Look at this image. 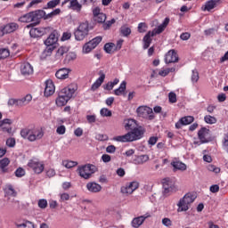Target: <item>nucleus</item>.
Wrapping results in <instances>:
<instances>
[{
    "instance_id": "1",
    "label": "nucleus",
    "mask_w": 228,
    "mask_h": 228,
    "mask_svg": "<svg viewBox=\"0 0 228 228\" xmlns=\"http://www.w3.org/2000/svg\"><path fill=\"white\" fill-rule=\"evenodd\" d=\"M45 132L44 128L40 126H31L28 128H23L20 131L21 138L28 140V142H38L44 138Z\"/></svg>"
},
{
    "instance_id": "2",
    "label": "nucleus",
    "mask_w": 228,
    "mask_h": 228,
    "mask_svg": "<svg viewBox=\"0 0 228 228\" xmlns=\"http://www.w3.org/2000/svg\"><path fill=\"white\" fill-rule=\"evenodd\" d=\"M77 90V86L76 84H71L67 87H64L59 94V96L56 99V105L59 107L65 106L74 97Z\"/></svg>"
},
{
    "instance_id": "3",
    "label": "nucleus",
    "mask_w": 228,
    "mask_h": 228,
    "mask_svg": "<svg viewBox=\"0 0 228 228\" xmlns=\"http://www.w3.org/2000/svg\"><path fill=\"white\" fill-rule=\"evenodd\" d=\"M197 196L191 192L186 193L177 203V213H183L190 209L192 202H195Z\"/></svg>"
},
{
    "instance_id": "4",
    "label": "nucleus",
    "mask_w": 228,
    "mask_h": 228,
    "mask_svg": "<svg viewBox=\"0 0 228 228\" xmlns=\"http://www.w3.org/2000/svg\"><path fill=\"white\" fill-rule=\"evenodd\" d=\"M60 37V34H58V31L53 30L49 37L45 41V45H46V48L45 50V53H47L48 54H51L56 47V44H58V38Z\"/></svg>"
},
{
    "instance_id": "5",
    "label": "nucleus",
    "mask_w": 228,
    "mask_h": 228,
    "mask_svg": "<svg viewBox=\"0 0 228 228\" xmlns=\"http://www.w3.org/2000/svg\"><path fill=\"white\" fill-rule=\"evenodd\" d=\"M97 167L92 164H86L84 166H79L77 168V173L83 179H90L93 174H95Z\"/></svg>"
},
{
    "instance_id": "6",
    "label": "nucleus",
    "mask_w": 228,
    "mask_h": 228,
    "mask_svg": "<svg viewBox=\"0 0 228 228\" xmlns=\"http://www.w3.org/2000/svg\"><path fill=\"white\" fill-rule=\"evenodd\" d=\"M90 31V27L88 26V22L81 23L78 28L75 30V40L81 42V40H85V37L88 36Z\"/></svg>"
},
{
    "instance_id": "7",
    "label": "nucleus",
    "mask_w": 228,
    "mask_h": 228,
    "mask_svg": "<svg viewBox=\"0 0 228 228\" xmlns=\"http://www.w3.org/2000/svg\"><path fill=\"white\" fill-rule=\"evenodd\" d=\"M100 42H102V37L98 36V37L93 38L92 40L87 42L86 45H84L82 53L84 54H88V53L94 51V49H95V47H97V45H99Z\"/></svg>"
},
{
    "instance_id": "8",
    "label": "nucleus",
    "mask_w": 228,
    "mask_h": 228,
    "mask_svg": "<svg viewBox=\"0 0 228 228\" xmlns=\"http://www.w3.org/2000/svg\"><path fill=\"white\" fill-rule=\"evenodd\" d=\"M136 113L141 118H148L149 120H153L154 118V112L151 107L140 106L136 109Z\"/></svg>"
},
{
    "instance_id": "9",
    "label": "nucleus",
    "mask_w": 228,
    "mask_h": 228,
    "mask_svg": "<svg viewBox=\"0 0 228 228\" xmlns=\"http://www.w3.org/2000/svg\"><path fill=\"white\" fill-rule=\"evenodd\" d=\"M140 183L136 181L130 182L121 187V193L124 195H131L135 190H138Z\"/></svg>"
},
{
    "instance_id": "10",
    "label": "nucleus",
    "mask_w": 228,
    "mask_h": 228,
    "mask_svg": "<svg viewBox=\"0 0 228 228\" xmlns=\"http://www.w3.org/2000/svg\"><path fill=\"white\" fill-rule=\"evenodd\" d=\"M28 168H31L35 174H42L44 172V162H40L37 159L29 160L28 163Z\"/></svg>"
},
{
    "instance_id": "11",
    "label": "nucleus",
    "mask_w": 228,
    "mask_h": 228,
    "mask_svg": "<svg viewBox=\"0 0 228 228\" xmlns=\"http://www.w3.org/2000/svg\"><path fill=\"white\" fill-rule=\"evenodd\" d=\"M12 124H13V121L10 118L0 120V131L12 134Z\"/></svg>"
},
{
    "instance_id": "12",
    "label": "nucleus",
    "mask_w": 228,
    "mask_h": 228,
    "mask_svg": "<svg viewBox=\"0 0 228 228\" xmlns=\"http://www.w3.org/2000/svg\"><path fill=\"white\" fill-rule=\"evenodd\" d=\"M165 61L167 64L168 63H177L179 61V56L175 50H169L165 56Z\"/></svg>"
},
{
    "instance_id": "13",
    "label": "nucleus",
    "mask_w": 228,
    "mask_h": 228,
    "mask_svg": "<svg viewBox=\"0 0 228 228\" xmlns=\"http://www.w3.org/2000/svg\"><path fill=\"white\" fill-rule=\"evenodd\" d=\"M147 218H151V213L147 212L146 214L135 217L132 220V226L134 228L140 227L147 220Z\"/></svg>"
},
{
    "instance_id": "14",
    "label": "nucleus",
    "mask_w": 228,
    "mask_h": 228,
    "mask_svg": "<svg viewBox=\"0 0 228 228\" xmlns=\"http://www.w3.org/2000/svg\"><path fill=\"white\" fill-rule=\"evenodd\" d=\"M198 136L201 143H208L209 142V129L202 127L198 132Z\"/></svg>"
},
{
    "instance_id": "15",
    "label": "nucleus",
    "mask_w": 228,
    "mask_h": 228,
    "mask_svg": "<svg viewBox=\"0 0 228 228\" xmlns=\"http://www.w3.org/2000/svg\"><path fill=\"white\" fill-rule=\"evenodd\" d=\"M32 14V21L35 22V24H38L40 22L41 19H45L46 17L45 12L44 10H37L35 12H31Z\"/></svg>"
},
{
    "instance_id": "16",
    "label": "nucleus",
    "mask_w": 228,
    "mask_h": 228,
    "mask_svg": "<svg viewBox=\"0 0 228 228\" xmlns=\"http://www.w3.org/2000/svg\"><path fill=\"white\" fill-rule=\"evenodd\" d=\"M162 186L164 193H170V191H174L175 183L170 178H165L162 181Z\"/></svg>"
},
{
    "instance_id": "17",
    "label": "nucleus",
    "mask_w": 228,
    "mask_h": 228,
    "mask_svg": "<svg viewBox=\"0 0 228 228\" xmlns=\"http://www.w3.org/2000/svg\"><path fill=\"white\" fill-rule=\"evenodd\" d=\"M67 3H69V8L74 12H77V13H79V12H81V8H83V5H81L77 0H64L62 4H67Z\"/></svg>"
},
{
    "instance_id": "18",
    "label": "nucleus",
    "mask_w": 228,
    "mask_h": 228,
    "mask_svg": "<svg viewBox=\"0 0 228 228\" xmlns=\"http://www.w3.org/2000/svg\"><path fill=\"white\" fill-rule=\"evenodd\" d=\"M20 72L22 76H31L34 72L33 66L29 62H23L20 65Z\"/></svg>"
},
{
    "instance_id": "19",
    "label": "nucleus",
    "mask_w": 228,
    "mask_h": 228,
    "mask_svg": "<svg viewBox=\"0 0 228 228\" xmlns=\"http://www.w3.org/2000/svg\"><path fill=\"white\" fill-rule=\"evenodd\" d=\"M56 88L54 87V84L53 80H46L45 81V97H51L53 94H54Z\"/></svg>"
},
{
    "instance_id": "20",
    "label": "nucleus",
    "mask_w": 228,
    "mask_h": 228,
    "mask_svg": "<svg viewBox=\"0 0 228 228\" xmlns=\"http://www.w3.org/2000/svg\"><path fill=\"white\" fill-rule=\"evenodd\" d=\"M17 29H19V24L11 22L2 28V33H4V35H8V33H13V31H17Z\"/></svg>"
},
{
    "instance_id": "21",
    "label": "nucleus",
    "mask_w": 228,
    "mask_h": 228,
    "mask_svg": "<svg viewBox=\"0 0 228 228\" xmlns=\"http://www.w3.org/2000/svg\"><path fill=\"white\" fill-rule=\"evenodd\" d=\"M86 189L91 193H99L102 190V186L95 182H89L86 183Z\"/></svg>"
},
{
    "instance_id": "22",
    "label": "nucleus",
    "mask_w": 228,
    "mask_h": 228,
    "mask_svg": "<svg viewBox=\"0 0 228 228\" xmlns=\"http://www.w3.org/2000/svg\"><path fill=\"white\" fill-rule=\"evenodd\" d=\"M114 142H120L121 143H127L129 142H133V136L128 132L124 135H118L113 137Z\"/></svg>"
},
{
    "instance_id": "23",
    "label": "nucleus",
    "mask_w": 228,
    "mask_h": 228,
    "mask_svg": "<svg viewBox=\"0 0 228 228\" xmlns=\"http://www.w3.org/2000/svg\"><path fill=\"white\" fill-rule=\"evenodd\" d=\"M29 35L30 37H32V38H38L40 37H44V35H45V28H31L29 31Z\"/></svg>"
},
{
    "instance_id": "24",
    "label": "nucleus",
    "mask_w": 228,
    "mask_h": 228,
    "mask_svg": "<svg viewBox=\"0 0 228 228\" xmlns=\"http://www.w3.org/2000/svg\"><path fill=\"white\" fill-rule=\"evenodd\" d=\"M69 74H70V69L67 68H62L56 71L55 77H57V79H68Z\"/></svg>"
},
{
    "instance_id": "25",
    "label": "nucleus",
    "mask_w": 228,
    "mask_h": 228,
    "mask_svg": "<svg viewBox=\"0 0 228 228\" xmlns=\"http://www.w3.org/2000/svg\"><path fill=\"white\" fill-rule=\"evenodd\" d=\"M132 136V141L136 142V140H141L143 137V130L142 128H134L129 132Z\"/></svg>"
},
{
    "instance_id": "26",
    "label": "nucleus",
    "mask_w": 228,
    "mask_h": 228,
    "mask_svg": "<svg viewBox=\"0 0 228 228\" xmlns=\"http://www.w3.org/2000/svg\"><path fill=\"white\" fill-rule=\"evenodd\" d=\"M152 37H154V33L149 31L143 37V49H149L151 47V44H152Z\"/></svg>"
},
{
    "instance_id": "27",
    "label": "nucleus",
    "mask_w": 228,
    "mask_h": 228,
    "mask_svg": "<svg viewBox=\"0 0 228 228\" xmlns=\"http://www.w3.org/2000/svg\"><path fill=\"white\" fill-rule=\"evenodd\" d=\"M104 79H106V75L102 73L100 77L97 78V80L92 85L91 90L93 92H95V90H97V88H99L101 85L104 83Z\"/></svg>"
},
{
    "instance_id": "28",
    "label": "nucleus",
    "mask_w": 228,
    "mask_h": 228,
    "mask_svg": "<svg viewBox=\"0 0 228 228\" xmlns=\"http://www.w3.org/2000/svg\"><path fill=\"white\" fill-rule=\"evenodd\" d=\"M31 101H33V96L31 94H26L24 97L20 98V108H24V106H28V104H29Z\"/></svg>"
},
{
    "instance_id": "29",
    "label": "nucleus",
    "mask_w": 228,
    "mask_h": 228,
    "mask_svg": "<svg viewBox=\"0 0 228 228\" xmlns=\"http://www.w3.org/2000/svg\"><path fill=\"white\" fill-rule=\"evenodd\" d=\"M171 166L175 168V170H181L182 172H184V170H186V168H188L186 164H184L179 160L172 161Z\"/></svg>"
},
{
    "instance_id": "30",
    "label": "nucleus",
    "mask_w": 228,
    "mask_h": 228,
    "mask_svg": "<svg viewBox=\"0 0 228 228\" xmlns=\"http://www.w3.org/2000/svg\"><path fill=\"white\" fill-rule=\"evenodd\" d=\"M149 160V155H139L134 159V165H143Z\"/></svg>"
},
{
    "instance_id": "31",
    "label": "nucleus",
    "mask_w": 228,
    "mask_h": 228,
    "mask_svg": "<svg viewBox=\"0 0 228 228\" xmlns=\"http://www.w3.org/2000/svg\"><path fill=\"white\" fill-rule=\"evenodd\" d=\"M9 165H10V159L4 158L2 160H0V172L2 174H6V172H8V168H6V167H8Z\"/></svg>"
},
{
    "instance_id": "32",
    "label": "nucleus",
    "mask_w": 228,
    "mask_h": 228,
    "mask_svg": "<svg viewBox=\"0 0 228 228\" xmlns=\"http://www.w3.org/2000/svg\"><path fill=\"white\" fill-rule=\"evenodd\" d=\"M4 193L7 197H16L17 195V191L12 184L5 185Z\"/></svg>"
},
{
    "instance_id": "33",
    "label": "nucleus",
    "mask_w": 228,
    "mask_h": 228,
    "mask_svg": "<svg viewBox=\"0 0 228 228\" xmlns=\"http://www.w3.org/2000/svg\"><path fill=\"white\" fill-rule=\"evenodd\" d=\"M218 6V0H210L208 1L205 4V11L211 12V10H214V8H216Z\"/></svg>"
},
{
    "instance_id": "34",
    "label": "nucleus",
    "mask_w": 228,
    "mask_h": 228,
    "mask_svg": "<svg viewBox=\"0 0 228 228\" xmlns=\"http://www.w3.org/2000/svg\"><path fill=\"white\" fill-rule=\"evenodd\" d=\"M126 81L121 82L119 87L114 90V94L118 96L122 95L126 92Z\"/></svg>"
},
{
    "instance_id": "35",
    "label": "nucleus",
    "mask_w": 228,
    "mask_h": 228,
    "mask_svg": "<svg viewBox=\"0 0 228 228\" xmlns=\"http://www.w3.org/2000/svg\"><path fill=\"white\" fill-rule=\"evenodd\" d=\"M119 33L122 37H129L131 35V28L127 27V25H123L119 28Z\"/></svg>"
},
{
    "instance_id": "36",
    "label": "nucleus",
    "mask_w": 228,
    "mask_h": 228,
    "mask_svg": "<svg viewBox=\"0 0 228 228\" xmlns=\"http://www.w3.org/2000/svg\"><path fill=\"white\" fill-rule=\"evenodd\" d=\"M19 22H33L31 12H28L19 18Z\"/></svg>"
},
{
    "instance_id": "37",
    "label": "nucleus",
    "mask_w": 228,
    "mask_h": 228,
    "mask_svg": "<svg viewBox=\"0 0 228 228\" xmlns=\"http://www.w3.org/2000/svg\"><path fill=\"white\" fill-rule=\"evenodd\" d=\"M135 124L134 119H126L125 120V129L126 131H132L134 129Z\"/></svg>"
},
{
    "instance_id": "38",
    "label": "nucleus",
    "mask_w": 228,
    "mask_h": 228,
    "mask_svg": "<svg viewBox=\"0 0 228 228\" xmlns=\"http://www.w3.org/2000/svg\"><path fill=\"white\" fill-rule=\"evenodd\" d=\"M181 122L183 126H190L195 120V118L193 116H187L180 118Z\"/></svg>"
},
{
    "instance_id": "39",
    "label": "nucleus",
    "mask_w": 228,
    "mask_h": 228,
    "mask_svg": "<svg viewBox=\"0 0 228 228\" xmlns=\"http://www.w3.org/2000/svg\"><path fill=\"white\" fill-rule=\"evenodd\" d=\"M204 120H205L206 124H209L210 126H213V124H216V122H217L216 118H215L211 115L205 116Z\"/></svg>"
},
{
    "instance_id": "40",
    "label": "nucleus",
    "mask_w": 228,
    "mask_h": 228,
    "mask_svg": "<svg viewBox=\"0 0 228 228\" xmlns=\"http://www.w3.org/2000/svg\"><path fill=\"white\" fill-rule=\"evenodd\" d=\"M62 165L65 167V168H74V167H77V162L72 160H63Z\"/></svg>"
},
{
    "instance_id": "41",
    "label": "nucleus",
    "mask_w": 228,
    "mask_h": 228,
    "mask_svg": "<svg viewBox=\"0 0 228 228\" xmlns=\"http://www.w3.org/2000/svg\"><path fill=\"white\" fill-rule=\"evenodd\" d=\"M199 79H200L199 71H197V69H193L191 75V81L192 85H195V83H198Z\"/></svg>"
},
{
    "instance_id": "42",
    "label": "nucleus",
    "mask_w": 228,
    "mask_h": 228,
    "mask_svg": "<svg viewBox=\"0 0 228 228\" xmlns=\"http://www.w3.org/2000/svg\"><path fill=\"white\" fill-rule=\"evenodd\" d=\"M7 106H16V108H20L19 99L10 98L7 102Z\"/></svg>"
},
{
    "instance_id": "43",
    "label": "nucleus",
    "mask_w": 228,
    "mask_h": 228,
    "mask_svg": "<svg viewBox=\"0 0 228 228\" xmlns=\"http://www.w3.org/2000/svg\"><path fill=\"white\" fill-rule=\"evenodd\" d=\"M10 56V50L6 48L0 49V60H4Z\"/></svg>"
},
{
    "instance_id": "44",
    "label": "nucleus",
    "mask_w": 228,
    "mask_h": 228,
    "mask_svg": "<svg viewBox=\"0 0 228 228\" xmlns=\"http://www.w3.org/2000/svg\"><path fill=\"white\" fill-rule=\"evenodd\" d=\"M114 47H115V44H113V43H107L104 45V51L108 54H111V53L113 52V48Z\"/></svg>"
},
{
    "instance_id": "45",
    "label": "nucleus",
    "mask_w": 228,
    "mask_h": 228,
    "mask_svg": "<svg viewBox=\"0 0 228 228\" xmlns=\"http://www.w3.org/2000/svg\"><path fill=\"white\" fill-rule=\"evenodd\" d=\"M166 28L163 25H159L154 30L151 31L153 33V37H156V35H159L165 31Z\"/></svg>"
},
{
    "instance_id": "46",
    "label": "nucleus",
    "mask_w": 228,
    "mask_h": 228,
    "mask_svg": "<svg viewBox=\"0 0 228 228\" xmlns=\"http://www.w3.org/2000/svg\"><path fill=\"white\" fill-rule=\"evenodd\" d=\"M61 10L55 9L53 10L52 12H49L48 14H46V16L45 17V19L47 20L48 19H53V17H55V15H60Z\"/></svg>"
},
{
    "instance_id": "47",
    "label": "nucleus",
    "mask_w": 228,
    "mask_h": 228,
    "mask_svg": "<svg viewBox=\"0 0 228 228\" xmlns=\"http://www.w3.org/2000/svg\"><path fill=\"white\" fill-rule=\"evenodd\" d=\"M19 228H35V224L30 221H25L23 224H18Z\"/></svg>"
},
{
    "instance_id": "48",
    "label": "nucleus",
    "mask_w": 228,
    "mask_h": 228,
    "mask_svg": "<svg viewBox=\"0 0 228 228\" xmlns=\"http://www.w3.org/2000/svg\"><path fill=\"white\" fill-rule=\"evenodd\" d=\"M94 20L95 22H99L101 24H102L103 22H106V14L102 12L101 14H98V16L94 18Z\"/></svg>"
},
{
    "instance_id": "49",
    "label": "nucleus",
    "mask_w": 228,
    "mask_h": 228,
    "mask_svg": "<svg viewBox=\"0 0 228 228\" xmlns=\"http://www.w3.org/2000/svg\"><path fill=\"white\" fill-rule=\"evenodd\" d=\"M86 118L89 124H95V122H97V115L95 114L86 115Z\"/></svg>"
},
{
    "instance_id": "50",
    "label": "nucleus",
    "mask_w": 228,
    "mask_h": 228,
    "mask_svg": "<svg viewBox=\"0 0 228 228\" xmlns=\"http://www.w3.org/2000/svg\"><path fill=\"white\" fill-rule=\"evenodd\" d=\"M100 114L102 117H111L112 115L111 110H108L107 108H102L100 110Z\"/></svg>"
},
{
    "instance_id": "51",
    "label": "nucleus",
    "mask_w": 228,
    "mask_h": 228,
    "mask_svg": "<svg viewBox=\"0 0 228 228\" xmlns=\"http://www.w3.org/2000/svg\"><path fill=\"white\" fill-rule=\"evenodd\" d=\"M61 1L60 0H51L47 3V8H56L58 4H60Z\"/></svg>"
},
{
    "instance_id": "52",
    "label": "nucleus",
    "mask_w": 228,
    "mask_h": 228,
    "mask_svg": "<svg viewBox=\"0 0 228 228\" xmlns=\"http://www.w3.org/2000/svg\"><path fill=\"white\" fill-rule=\"evenodd\" d=\"M208 170L209 172H214V174H220V168L217 167H216L215 165L209 164V165L208 166Z\"/></svg>"
},
{
    "instance_id": "53",
    "label": "nucleus",
    "mask_w": 228,
    "mask_h": 228,
    "mask_svg": "<svg viewBox=\"0 0 228 228\" xmlns=\"http://www.w3.org/2000/svg\"><path fill=\"white\" fill-rule=\"evenodd\" d=\"M223 149L228 154V133L224 134V142H223Z\"/></svg>"
},
{
    "instance_id": "54",
    "label": "nucleus",
    "mask_w": 228,
    "mask_h": 228,
    "mask_svg": "<svg viewBox=\"0 0 228 228\" xmlns=\"http://www.w3.org/2000/svg\"><path fill=\"white\" fill-rule=\"evenodd\" d=\"M137 29L139 33H145V31H147V24L144 22L139 23Z\"/></svg>"
},
{
    "instance_id": "55",
    "label": "nucleus",
    "mask_w": 228,
    "mask_h": 228,
    "mask_svg": "<svg viewBox=\"0 0 228 228\" xmlns=\"http://www.w3.org/2000/svg\"><path fill=\"white\" fill-rule=\"evenodd\" d=\"M168 99L169 102H172V104H174V102H177V95L174 92L169 93Z\"/></svg>"
},
{
    "instance_id": "56",
    "label": "nucleus",
    "mask_w": 228,
    "mask_h": 228,
    "mask_svg": "<svg viewBox=\"0 0 228 228\" xmlns=\"http://www.w3.org/2000/svg\"><path fill=\"white\" fill-rule=\"evenodd\" d=\"M37 204L40 209H45V208H47V200L45 199L39 200Z\"/></svg>"
},
{
    "instance_id": "57",
    "label": "nucleus",
    "mask_w": 228,
    "mask_h": 228,
    "mask_svg": "<svg viewBox=\"0 0 228 228\" xmlns=\"http://www.w3.org/2000/svg\"><path fill=\"white\" fill-rule=\"evenodd\" d=\"M16 177H23V175H26V171L22 167H19L15 171Z\"/></svg>"
},
{
    "instance_id": "58",
    "label": "nucleus",
    "mask_w": 228,
    "mask_h": 228,
    "mask_svg": "<svg viewBox=\"0 0 228 228\" xmlns=\"http://www.w3.org/2000/svg\"><path fill=\"white\" fill-rule=\"evenodd\" d=\"M70 38H72V33L67 31L62 34L61 41L65 42L67 40H70Z\"/></svg>"
},
{
    "instance_id": "59",
    "label": "nucleus",
    "mask_w": 228,
    "mask_h": 228,
    "mask_svg": "<svg viewBox=\"0 0 228 228\" xmlns=\"http://www.w3.org/2000/svg\"><path fill=\"white\" fill-rule=\"evenodd\" d=\"M66 131H67V128L63 125L58 126L56 129L57 134H65Z\"/></svg>"
},
{
    "instance_id": "60",
    "label": "nucleus",
    "mask_w": 228,
    "mask_h": 228,
    "mask_svg": "<svg viewBox=\"0 0 228 228\" xmlns=\"http://www.w3.org/2000/svg\"><path fill=\"white\" fill-rule=\"evenodd\" d=\"M162 224L166 227H170L172 225V220H170L168 217H165L162 219Z\"/></svg>"
},
{
    "instance_id": "61",
    "label": "nucleus",
    "mask_w": 228,
    "mask_h": 228,
    "mask_svg": "<svg viewBox=\"0 0 228 228\" xmlns=\"http://www.w3.org/2000/svg\"><path fill=\"white\" fill-rule=\"evenodd\" d=\"M211 193H218L220 191V186L218 184L211 185L209 188Z\"/></svg>"
},
{
    "instance_id": "62",
    "label": "nucleus",
    "mask_w": 228,
    "mask_h": 228,
    "mask_svg": "<svg viewBox=\"0 0 228 228\" xmlns=\"http://www.w3.org/2000/svg\"><path fill=\"white\" fill-rule=\"evenodd\" d=\"M6 145H7V147H15V139L14 138L7 139Z\"/></svg>"
},
{
    "instance_id": "63",
    "label": "nucleus",
    "mask_w": 228,
    "mask_h": 228,
    "mask_svg": "<svg viewBox=\"0 0 228 228\" xmlns=\"http://www.w3.org/2000/svg\"><path fill=\"white\" fill-rule=\"evenodd\" d=\"M75 136L80 137L83 136V128L77 127L74 130Z\"/></svg>"
},
{
    "instance_id": "64",
    "label": "nucleus",
    "mask_w": 228,
    "mask_h": 228,
    "mask_svg": "<svg viewBox=\"0 0 228 228\" xmlns=\"http://www.w3.org/2000/svg\"><path fill=\"white\" fill-rule=\"evenodd\" d=\"M191 35L189 32L182 33L180 36L181 40H190Z\"/></svg>"
}]
</instances>
